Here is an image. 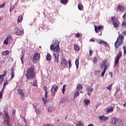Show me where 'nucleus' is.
Wrapping results in <instances>:
<instances>
[{
  "instance_id": "obj_1",
  "label": "nucleus",
  "mask_w": 126,
  "mask_h": 126,
  "mask_svg": "<svg viewBox=\"0 0 126 126\" xmlns=\"http://www.w3.org/2000/svg\"><path fill=\"white\" fill-rule=\"evenodd\" d=\"M50 49L54 52L52 57L54 59V63H58L59 60V56H60V53H61V51H60V42L58 40H55L54 43L50 46Z\"/></svg>"
},
{
  "instance_id": "obj_2",
  "label": "nucleus",
  "mask_w": 126,
  "mask_h": 126,
  "mask_svg": "<svg viewBox=\"0 0 126 126\" xmlns=\"http://www.w3.org/2000/svg\"><path fill=\"white\" fill-rule=\"evenodd\" d=\"M36 75V72H35V69L33 66L29 67L27 70L25 76L28 79H33Z\"/></svg>"
},
{
  "instance_id": "obj_3",
  "label": "nucleus",
  "mask_w": 126,
  "mask_h": 126,
  "mask_svg": "<svg viewBox=\"0 0 126 126\" xmlns=\"http://www.w3.org/2000/svg\"><path fill=\"white\" fill-rule=\"evenodd\" d=\"M124 35L119 34L116 41L115 42V47L116 49H118L124 43Z\"/></svg>"
},
{
  "instance_id": "obj_4",
  "label": "nucleus",
  "mask_w": 126,
  "mask_h": 126,
  "mask_svg": "<svg viewBox=\"0 0 126 126\" xmlns=\"http://www.w3.org/2000/svg\"><path fill=\"white\" fill-rule=\"evenodd\" d=\"M3 118L6 119V120H4L3 123L5 126H11L10 123H9V116H8V114L7 112L4 113V116Z\"/></svg>"
},
{
  "instance_id": "obj_5",
  "label": "nucleus",
  "mask_w": 126,
  "mask_h": 126,
  "mask_svg": "<svg viewBox=\"0 0 126 126\" xmlns=\"http://www.w3.org/2000/svg\"><path fill=\"white\" fill-rule=\"evenodd\" d=\"M58 89H59V88L58 87V86H57V85L54 84L52 86L51 91L53 96H55V95L56 94V92L58 91Z\"/></svg>"
},
{
  "instance_id": "obj_6",
  "label": "nucleus",
  "mask_w": 126,
  "mask_h": 126,
  "mask_svg": "<svg viewBox=\"0 0 126 126\" xmlns=\"http://www.w3.org/2000/svg\"><path fill=\"white\" fill-rule=\"evenodd\" d=\"M47 86H44L43 87V90L45 92V97L42 98V101L44 102V104H46L47 103V97H48V91H47Z\"/></svg>"
},
{
  "instance_id": "obj_7",
  "label": "nucleus",
  "mask_w": 126,
  "mask_h": 126,
  "mask_svg": "<svg viewBox=\"0 0 126 126\" xmlns=\"http://www.w3.org/2000/svg\"><path fill=\"white\" fill-rule=\"evenodd\" d=\"M40 59V54L39 53H35L34 55L32 62L34 63H37V61Z\"/></svg>"
},
{
  "instance_id": "obj_8",
  "label": "nucleus",
  "mask_w": 126,
  "mask_h": 126,
  "mask_svg": "<svg viewBox=\"0 0 126 126\" xmlns=\"http://www.w3.org/2000/svg\"><path fill=\"white\" fill-rule=\"evenodd\" d=\"M122 57V52L120 51L117 54V56L116 57V59H115L114 63L117 65L119 63V60H120V58Z\"/></svg>"
},
{
  "instance_id": "obj_9",
  "label": "nucleus",
  "mask_w": 126,
  "mask_h": 126,
  "mask_svg": "<svg viewBox=\"0 0 126 126\" xmlns=\"http://www.w3.org/2000/svg\"><path fill=\"white\" fill-rule=\"evenodd\" d=\"M18 93L19 95H20V99L21 100H23V98L25 97V94H24V93L23 92V90L22 89H18Z\"/></svg>"
},
{
  "instance_id": "obj_10",
  "label": "nucleus",
  "mask_w": 126,
  "mask_h": 126,
  "mask_svg": "<svg viewBox=\"0 0 126 126\" xmlns=\"http://www.w3.org/2000/svg\"><path fill=\"white\" fill-rule=\"evenodd\" d=\"M117 9L118 11H121V12H124L126 10V7L123 6V5H118L117 7Z\"/></svg>"
},
{
  "instance_id": "obj_11",
  "label": "nucleus",
  "mask_w": 126,
  "mask_h": 126,
  "mask_svg": "<svg viewBox=\"0 0 126 126\" xmlns=\"http://www.w3.org/2000/svg\"><path fill=\"white\" fill-rule=\"evenodd\" d=\"M15 34L18 36H21L24 33V32L22 30H19L18 28H16L15 29Z\"/></svg>"
},
{
  "instance_id": "obj_12",
  "label": "nucleus",
  "mask_w": 126,
  "mask_h": 126,
  "mask_svg": "<svg viewBox=\"0 0 126 126\" xmlns=\"http://www.w3.org/2000/svg\"><path fill=\"white\" fill-rule=\"evenodd\" d=\"M111 20L113 21V24L115 28H118V27H119V24L117 23V20H116V17H112L111 18Z\"/></svg>"
},
{
  "instance_id": "obj_13",
  "label": "nucleus",
  "mask_w": 126,
  "mask_h": 126,
  "mask_svg": "<svg viewBox=\"0 0 126 126\" xmlns=\"http://www.w3.org/2000/svg\"><path fill=\"white\" fill-rule=\"evenodd\" d=\"M96 43H97V44H103V45H104V46H105V47H107V46H108V43L102 40L101 39H97L96 40Z\"/></svg>"
},
{
  "instance_id": "obj_14",
  "label": "nucleus",
  "mask_w": 126,
  "mask_h": 126,
  "mask_svg": "<svg viewBox=\"0 0 126 126\" xmlns=\"http://www.w3.org/2000/svg\"><path fill=\"white\" fill-rule=\"evenodd\" d=\"M102 28H103V27H102V26H99L98 27L95 26L94 31L95 33H98V32H100V31H101V29H102Z\"/></svg>"
},
{
  "instance_id": "obj_15",
  "label": "nucleus",
  "mask_w": 126,
  "mask_h": 126,
  "mask_svg": "<svg viewBox=\"0 0 126 126\" xmlns=\"http://www.w3.org/2000/svg\"><path fill=\"white\" fill-rule=\"evenodd\" d=\"M107 62V59H105L101 62L100 63V68H103L104 67H105V66H107V65H106Z\"/></svg>"
},
{
  "instance_id": "obj_16",
  "label": "nucleus",
  "mask_w": 126,
  "mask_h": 126,
  "mask_svg": "<svg viewBox=\"0 0 126 126\" xmlns=\"http://www.w3.org/2000/svg\"><path fill=\"white\" fill-rule=\"evenodd\" d=\"M118 119L117 118H116V117H113L111 121V124L112 125H113V126H116L117 123L118 122Z\"/></svg>"
},
{
  "instance_id": "obj_17",
  "label": "nucleus",
  "mask_w": 126,
  "mask_h": 126,
  "mask_svg": "<svg viewBox=\"0 0 126 126\" xmlns=\"http://www.w3.org/2000/svg\"><path fill=\"white\" fill-rule=\"evenodd\" d=\"M61 64H63V66H65V65L67 64V61H66L63 58L61 59Z\"/></svg>"
},
{
  "instance_id": "obj_18",
  "label": "nucleus",
  "mask_w": 126,
  "mask_h": 126,
  "mask_svg": "<svg viewBox=\"0 0 126 126\" xmlns=\"http://www.w3.org/2000/svg\"><path fill=\"white\" fill-rule=\"evenodd\" d=\"M124 126V123H123V121L121 120H118L117 121V124L116 126Z\"/></svg>"
},
{
  "instance_id": "obj_19",
  "label": "nucleus",
  "mask_w": 126,
  "mask_h": 126,
  "mask_svg": "<svg viewBox=\"0 0 126 126\" xmlns=\"http://www.w3.org/2000/svg\"><path fill=\"white\" fill-rule=\"evenodd\" d=\"M98 118H99L100 121H107L108 120V117H105L104 116H99Z\"/></svg>"
},
{
  "instance_id": "obj_20",
  "label": "nucleus",
  "mask_w": 126,
  "mask_h": 126,
  "mask_svg": "<svg viewBox=\"0 0 126 126\" xmlns=\"http://www.w3.org/2000/svg\"><path fill=\"white\" fill-rule=\"evenodd\" d=\"M74 50L76 52H78V51L80 50V48L79 47V46H78V45L76 44H74Z\"/></svg>"
},
{
  "instance_id": "obj_21",
  "label": "nucleus",
  "mask_w": 126,
  "mask_h": 126,
  "mask_svg": "<svg viewBox=\"0 0 126 126\" xmlns=\"http://www.w3.org/2000/svg\"><path fill=\"white\" fill-rule=\"evenodd\" d=\"M23 20V17L22 15H20L17 20V23H20Z\"/></svg>"
},
{
  "instance_id": "obj_22",
  "label": "nucleus",
  "mask_w": 126,
  "mask_h": 126,
  "mask_svg": "<svg viewBox=\"0 0 126 126\" xmlns=\"http://www.w3.org/2000/svg\"><path fill=\"white\" fill-rule=\"evenodd\" d=\"M33 107L34 108L36 114H40V110L38 109H37V107H36L35 103L33 104Z\"/></svg>"
},
{
  "instance_id": "obj_23",
  "label": "nucleus",
  "mask_w": 126,
  "mask_h": 126,
  "mask_svg": "<svg viewBox=\"0 0 126 126\" xmlns=\"http://www.w3.org/2000/svg\"><path fill=\"white\" fill-rule=\"evenodd\" d=\"M9 54V51L6 50L1 52L2 56H7Z\"/></svg>"
},
{
  "instance_id": "obj_24",
  "label": "nucleus",
  "mask_w": 126,
  "mask_h": 126,
  "mask_svg": "<svg viewBox=\"0 0 126 126\" xmlns=\"http://www.w3.org/2000/svg\"><path fill=\"white\" fill-rule=\"evenodd\" d=\"M51 59H52V56H51V55L50 54H47L46 56V60L50 61H51Z\"/></svg>"
},
{
  "instance_id": "obj_25",
  "label": "nucleus",
  "mask_w": 126,
  "mask_h": 126,
  "mask_svg": "<svg viewBox=\"0 0 126 126\" xmlns=\"http://www.w3.org/2000/svg\"><path fill=\"white\" fill-rule=\"evenodd\" d=\"M78 94H79V91L77 90H75L74 93V98H77V96H78Z\"/></svg>"
},
{
  "instance_id": "obj_26",
  "label": "nucleus",
  "mask_w": 126,
  "mask_h": 126,
  "mask_svg": "<svg viewBox=\"0 0 126 126\" xmlns=\"http://www.w3.org/2000/svg\"><path fill=\"white\" fill-rule=\"evenodd\" d=\"M107 68H108V67L107 66L104 67V70L101 73V76H102V77L104 76V74H105V73L106 72V70H107Z\"/></svg>"
},
{
  "instance_id": "obj_27",
  "label": "nucleus",
  "mask_w": 126,
  "mask_h": 126,
  "mask_svg": "<svg viewBox=\"0 0 126 126\" xmlns=\"http://www.w3.org/2000/svg\"><path fill=\"white\" fill-rule=\"evenodd\" d=\"M75 64L77 68H78V65H79V58H77L75 61Z\"/></svg>"
},
{
  "instance_id": "obj_28",
  "label": "nucleus",
  "mask_w": 126,
  "mask_h": 126,
  "mask_svg": "<svg viewBox=\"0 0 126 126\" xmlns=\"http://www.w3.org/2000/svg\"><path fill=\"white\" fill-rule=\"evenodd\" d=\"M60 2L63 4H66L68 2V0H60Z\"/></svg>"
},
{
  "instance_id": "obj_29",
  "label": "nucleus",
  "mask_w": 126,
  "mask_h": 126,
  "mask_svg": "<svg viewBox=\"0 0 126 126\" xmlns=\"http://www.w3.org/2000/svg\"><path fill=\"white\" fill-rule=\"evenodd\" d=\"M84 103L86 105V106H88L89 104L90 103V100L87 99H86L84 100Z\"/></svg>"
},
{
  "instance_id": "obj_30",
  "label": "nucleus",
  "mask_w": 126,
  "mask_h": 126,
  "mask_svg": "<svg viewBox=\"0 0 126 126\" xmlns=\"http://www.w3.org/2000/svg\"><path fill=\"white\" fill-rule=\"evenodd\" d=\"M78 8L79 10H82V8H83V5L81 3H79L78 4Z\"/></svg>"
},
{
  "instance_id": "obj_31",
  "label": "nucleus",
  "mask_w": 126,
  "mask_h": 126,
  "mask_svg": "<svg viewBox=\"0 0 126 126\" xmlns=\"http://www.w3.org/2000/svg\"><path fill=\"white\" fill-rule=\"evenodd\" d=\"M113 111H114V109L112 107H111L110 108L107 109V110L106 111V113L107 114H109V113H111V112H113Z\"/></svg>"
},
{
  "instance_id": "obj_32",
  "label": "nucleus",
  "mask_w": 126,
  "mask_h": 126,
  "mask_svg": "<svg viewBox=\"0 0 126 126\" xmlns=\"http://www.w3.org/2000/svg\"><path fill=\"white\" fill-rule=\"evenodd\" d=\"M22 54L20 56V60L21 61L22 63H23V58H24V54L23 53V50L22 51Z\"/></svg>"
},
{
  "instance_id": "obj_33",
  "label": "nucleus",
  "mask_w": 126,
  "mask_h": 126,
  "mask_svg": "<svg viewBox=\"0 0 126 126\" xmlns=\"http://www.w3.org/2000/svg\"><path fill=\"white\" fill-rule=\"evenodd\" d=\"M3 80H4L3 77L1 75H0V84H1L3 82Z\"/></svg>"
},
{
  "instance_id": "obj_34",
  "label": "nucleus",
  "mask_w": 126,
  "mask_h": 126,
  "mask_svg": "<svg viewBox=\"0 0 126 126\" xmlns=\"http://www.w3.org/2000/svg\"><path fill=\"white\" fill-rule=\"evenodd\" d=\"M11 78H14V69L13 68L11 70Z\"/></svg>"
},
{
  "instance_id": "obj_35",
  "label": "nucleus",
  "mask_w": 126,
  "mask_h": 126,
  "mask_svg": "<svg viewBox=\"0 0 126 126\" xmlns=\"http://www.w3.org/2000/svg\"><path fill=\"white\" fill-rule=\"evenodd\" d=\"M77 126H83V122H82V121H80L78 123Z\"/></svg>"
},
{
  "instance_id": "obj_36",
  "label": "nucleus",
  "mask_w": 126,
  "mask_h": 126,
  "mask_svg": "<svg viewBox=\"0 0 126 126\" xmlns=\"http://www.w3.org/2000/svg\"><path fill=\"white\" fill-rule=\"evenodd\" d=\"M8 84V81L7 80H5L4 81V83H3V87H5L6 85H7Z\"/></svg>"
},
{
  "instance_id": "obj_37",
  "label": "nucleus",
  "mask_w": 126,
  "mask_h": 126,
  "mask_svg": "<svg viewBox=\"0 0 126 126\" xmlns=\"http://www.w3.org/2000/svg\"><path fill=\"white\" fill-rule=\"evenodd\" d=\"M82 88H83V87H82V85H79V86L77 87V90H81Z\"/></svg>"
},
{
  "instance_id": "obj_38",
  "label": "nucleus",
  "mask_w": 126,
  "mask_h": 126,
  "mask_svg": "<svg viewBox=\"0 0 126 126\" xmlns=\"http://www.w3.org/2000/svg\"><path fill=\"white\" fill-rule=\"evenodd\" d=\"M112 86H113V84L110 85L108 87H106V89H108L109 91H111V89H112Z\"/></svg>"
},
{
  "instance_id": "obj_39",
  "label": "nucleus",
  "mask_w": 126,
  "mask_h": 126,
  "mask_svg": "<svg viewBox=\"0 0 126 126\" xmlns=\"http://www.w3.org/2000/svg\"><path fill=\"white\" fill-rule=\"evenodd\" d=\"M14 8H15V5H14L13 6H11L10 7V9H9V10H10V12H11V11L13 10V9H14Z\"/></svg>"
},
{
  "instance_id": "obj_40",
  "label": "nucleus",
  "mask_w": 126,
  "mask_h": 126,
  "mask_svg": "<svg viewBox=\"0 0 126 126\" xmlns=\"http://www.w3.org/2000/svg\"><path fill=\"white\" fill-rule=\"evenodd\" d=\"M8 40H10V41H12V40H13V39H12V37L11 36V35H9L6 38Z\"/></svg>"
},
{
  "instance_id": "obj_41",
  "label": "nucleus",
  "mask_w": 126,
  "mask_h": 126,
  "mask_svg": "<svg viewBox=\"0 0 126 126\" xmlns=\"http://www.w3.org/2000/svg\"><path fill=\"white\" fill-rule=\"evenodd\" d=\"M87 91H89L90 92H92V91H93V89L90 87H88L87 88Z\"/></svg>"
},
{
  "instance_id": "obj_42",
  "label": "nucleus",
  "mask_w": 126,
  "mask_h": 126,
  "mask_svg": "<svg viewBox=\"0 0 126 126\" xmlns=\"http://www.w3.org/2000/svg\"><path fill=\"white\" fill-rule=\"evenodd\" d=\"M62 92L63 94H64V92H65V85H63L62 89Z\"/></svg>"
},
{
  "instance_id": "obj_43",
  "label": "nucleus",
  "mask_w": 126,
  "mask_h": 126,
  "mask_svg": "<svg viewBox=\"0 0 126 126\" xmlns=\"http://www.w3.org/2000/svg\"><path fill=\"white\" fill-rule=\"evenodd\" d=\"M3 43L5 44V45H7L8 44V40L6 38L5 39Z\"/></svg>"
},
{
  "instance_id": "obj_44",
  "label": "nucleus",
  "mask_w": 126,
  "mask_h": 126,
  "mask_svg": "<svg viewBox=\"0 0 126 126\" xmlns=\"http://www.w3.org/2000/svg\"><path fill=\"white\" fill-rule=\"evenodd\" d=\"M33 86H36L37 87V80H35L33 81V84H32Z\"/></svg>"
},
{
  "instance_id": "obj_45",
  "label": "nucleus",
  "mask_w": 126,
  "mask_h": 126,
  "mask_svg": "<svg viewBox=\"0 0 126 126\" xmlns=\"http://www.w3.org/2000/svg\"><path fill=\"white\" fill-rule=\"evenodd\" d=\"M93 62L94 63H97V58L96 57H94V60H93Z\"/></svg>"
},
{
  "instance_id": "obj_46",
  "label": "nucleus",
  "mask_w": 126,
  "mask_h": 126,
  "mask_svg": "<svg viewBox=\"0 0 126 126\" xmlns=\"http://www.w3.org/2000/svg\"><path fill=\"white\" fill-rule=\"evenodd\" d=\"M123 50L124 51V54L126 55V46H123Z\"/></svg>"
},
{
  "instance_id": "obj_47",
  "label": "nucleus",
  "mask_w": 126,
  "mask_h": 126,
  "mask_svg": "<svg viewBox=\"0 0 126 126\" xmlns=\"http://www.w3.org/2000/svg\"><path fill=\"white\" fill-rule=\"evenodd\" d=\"M76 36H75V38H78L79 37H80V34L77 33H76Z\"/></svg>"
},
{
  "instance_id": "obj_48",
  "label": "nucleus",
  "mask_w": 126,
  "mask_h": 126,
  "mask_svg": "<svg viewBox=\"0 0 126 126\" xmlns=\"http://www.w3.org/2000/svg\"><path fill=\"white\" fill-rule=\"evenodd\" d=\"M4 5H5V3H3V4H0V8H2V7H3V6H4Z\"/></svg>"
},
{
  "instance_id": "obj_49",
  "label": "nucleus",
  "mask_w": 126,
  "mask_h": 126,
  "mask_svg": "<svg viewBox=\"0 0 126 126\" xmlns=\"http://www.w3.org/2000/svg\"><path fill=\"white\" fill-rule=\"evenodd\" d=\"M6 73H7L6 71H4V74H3L2 75H1V76L3 77L4 76H5V75H6Z\"/></svg>"
},
{
  "instance_id": "obj_50",
  "label": "nucleus",
  "mask_w": 126,
  "mask_h": 126,
  "mask_svg": "<svg viewBox=\"0 0 126 126\" xmlns=\"http://www.w3.org/2000/svg\"><path fill=\"white\" fill-rule=\"evenodd\" d=\"M68 63H69V67H71V63L70 62V60H68Z\"/></svg>"
},
{
  "instance_id": "obj_51",
  "label": "nucleus",
  "mask_w": 126,
  "mask_h": 126,
  "mask_svg": "<svg viewBox=\"0 0 126 126\" xmlns=\"http://www.w3.org/2000/svg\"><path fill=\"white\" fill-rule=\"evenodd\" d=\"M122 25L123 27H126V23L125 22L122 23Z\"/></svg>"
},
{
  "instance_id": "obj_52",
  "label": "nucleus",
  "mask_w": 126,
  "mask_h": 126,
  "mask_svg": "<svg viewBox=\"0 0 126 126\" xmlns=\"http://www.w3.org/2000/svg\"><path fill=\"white\" fill-rule=\"evenodd\" d=\"M99 72H100V70H95L94 73V74H97V73H99Z\"/></svg>"
},
{
  "instance_id": "obj_53",
  "label": "nucleus",
  "mask_w": 126,
  "mask_h": 126,
  "mask_svg": "<svg viewBox=\"0 0 126 126\" xmlns=\"http://www.w3.org/2000/svg\"><path fill=\"white\" fill-rule=\"evenodd\" d=\"M0 99H2V93L0 92Z\"/></svg>"
},
{
  "instance_id": "obj_54",
  "label": "nucleus",
  "mask_w": 126,
  "mask_h": 126,
  "mask_svg": "<svg viewBox=\"0 0 126 126\" xmlns=\"http://www.w3.org/2000/svg\"><path fill=\"white\" fill-rule=\"evenodd\" d=\"M92 53H93L92 50H90L89 54L90 56H92Z\"/></svg>"
},
{
  "instance_id": "obj_55",
  "label": "nucleus",
  "mask_w": 126,
  "mask_h": 126,
  "mask_svg": "<svg viewBox=\"0 0 126 126\" xmlns=\"http://www.w3.org/2000/svg\"><path fill=\"white\" fill-rule=\"evenodd\" d=\"M90 41L91 42H95V39H93V38H92V39H90Z\"/></svg>"
},
{
  "instance_id": "obj_56",
  "label": "nucleus",
  "mask_w": 126,
  "mask_h": 126,
  "mask_svg": "<svg viewBox=\"0 0 126 126\" xmlns=\"http://www.w3.org/2000/svg\"><path fill=\"white\" fill-rule=\"evenodd\" d=\"M4 88H5V87H4L3 86L2 90H1V92H1V93H2L3 92V90H4Z\"/></svg>"
},
{
  "instance_id": "obj_57",
  "label": "nucleus",
  "mask_w": 126,
  "mask_h": 126,
  "mask_svg": "<svg viewBox=\"0 0 126 126\" xmlns=\"http://www.w3.org/2000/svg\"><path fill=\"white\" fill-rule=\"evenodd\" d=\"M109 75H110L111 77H113V73H112V72H109Z\"/></svg>"
},
{
  "instance_id": "obj_58",
  "label": "nucleus",
  "mask_w": 126,
  "mask_h": 126,
  "mask_svg": "<svg viewBox=\"0 0 126 126\" xmlns=\"http://www.w3.org/2000/svg\"><path fill=\"white\" fill-rule=\"evenodd\" d=\"M123 34H124V36H126V31H124Z\"/></svg>"
},
{
  "instance_id": "obj_59",
  "label": "nucleus",
  "mask_w": 126,
  "mask_h": 126,
  "mask_svg": "<svg viewBox=\"0 0 126 126\" xmlns=\"http://www.w3.org/2000/svg\"><path fill=\"white\" fill-rule=\"evenodd\" d=\"M17 126H22V125H21V124H20L19 123H17Z\"/></svg>"
},
{
  "instance_id": "obj_60",
  "label": "nucleus",
  "mask_w": 126,
  "mask_h": 126,
  "mask_svg": "<svg viewBox=\"0 0 126 126\" xmlns=\"http://www.w3.org/2000/svg\"><path fill=\"white\" fill-rule=\"evenodd\" d=\"M124 107H126V102H125V104H123Z\"/></svg>"
},
{
  "instance_id": "obj_61",
  "label": "nucleus",
  "mask_w": 126,
  "mask_h": 126,
  "mask_svg": "<svg viewBox=\"0 0 126 126\" xmlns=\"http://www.w3.org/2000/svg\"><path fill=\"white\" fill-rule=\"evenodd\" d=\"M88 126H94L93 124H90Z\"/></svg>"
},
{
  "instance_id": "obj_62",
  "label": "nucleus",
  "mask_w": 126,
  "mask_h": 126,
  "mask_svg": "<svg viewBox=\"0 0 126 126\" xmlns=\"http://www.w3.org/2000/svg\"><path fill=\"white\" fill-rule=\"evenodd\" d=\"M0 117H2V113H0Z\"/></svg>"
},
{
  "instance_id": "obj_63",
  "label": "nucleus",
  "mask_w": 126,
  "mask_h": 126,
  "mask_svg": "<svg viewBox=\"0 0 126 126\" xmlns=\"http://www.w3.org/2000/svg\"><path fill=\"white\" fill-rule=\"evenodd\" d=\"M88 95H89V96H90V93L89 92V93H88Z\"/></svg>"
},
{
  "instance_id": "obj_64",
  "label": "nucleus",
  "mask_w": 126,
  "mask_h": 126,
  "mask_svg": "<svg viewBox=\"0 0 126 126\" xmlns=\"http://www.w3.org/2000/svg\"><path fill=\"white\" fill-rule=\"evenodd\" d=\"M80 93H83V92H80Z\"/></svg>"
}]
</instances>
